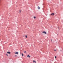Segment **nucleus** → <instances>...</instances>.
<instances>
[{
	"label": "nucleus",
	"mask_w": 63,
	"mask_h": 63,
	"mask_svg": "<svg viewBox=\"0 0 63 63\" xmlns=\"http://www.w3.org/2000/svg\"><path fill=\"white\" fill-rule=\"evenodd\" d=\"M42 33H44L45 34H47V33L46 32H42Z\"/></svg>",
	"instance_id": "obj_1"
},
{
	"label": "nucleus",
	"mask_w": 63,
	"mask_h": 63,
	"mask_svg": "<svg viewBox=\"0 0 63 63\" xmlns=\"http://www.w3.org/2000/svg\"><path fill=\"white\" fill-rule=\"evenodd\" d=\"M51 15H52V16H54V13H52V14H51Z\"/></svg>",
	"instance_id": "obj_2"
},
{
	"label": "nucleus",
	"mask_w": 63,
	"mask_h": 63,
	"mask_svg": "<svg viewBox=\"0 0 63 63\" xmlns=\"http://www.w3.org/2000/svg\"><path fill=\"white\" fill-rule=\"evenodd\" d=\"M38 10H40V7H39V6H38Z\"/></svg>",
	"instance_id": "obj_3"
},
{
	"label": "nucleus",
	"mask_w": 63,
	"mask_h": 63,
	"mask_svg": "<svg viewBox=\"0 0 63 63\" xmlns=\"http://www.w3.org/2000/svg\"><path fill=\"white\" fill-rule=\"evenodd\" d=\"M7 53L8 54H10V52H7Z\"/></svg>",
	"instance_id": "obj_4"
},
{
	"label": "nucleus",
	"mask_w": 63,
	"mask_h": 63,
	"mask_svg": "<svg viewBox=\"0 0 63 63\" xmlns=\"http://www.w3.org/2000/svg\"><path fill=\"white\" fill-rule=\"evenodd\" d=\"M15 54H18V52H16L15 53Z\"/></svg>",
	"instance_id": "obj_5"
},
{
	"label": "nucleus",
	"mask_w": 63,
	"mask_h": 63,
	"mask_svg": "<svg viewBox=\"0 0 63 63\" xmlns=\"http://www.w3.org/2000/svg\"><path fill=\"white\" fill-rule=\"evenodd\" d=\"M26 51H25L24 52V53H26Z\"/></svg>",
	"instance_id": "obj_6"
},
{
	"label": "nucleus",
	"mask_w": 63,
	"mask_h": 63,
	"mask_svg": "<svg viewBox=\"0 0 63 63\" xmlns=\"http://www.w3.org/2000/svg\"><path fill=\"white\" fill-rule=\"evenodd\" d=\"M22 56H23V53L22 54Z\"/></svg>",
	"instance_id": "obj_7"
},
{
	"label": "nucleus",
	"mask_w": 63,
	"mask_h": 63,
	"mask_svg": "<svg viewBox=\"0 0 63 63\" xmlns=\"http://www.w3.org/2000/svg\"><path fill=\"white\" fill-rule=\"evenodd\" d=\"M33 62H35V63H36V61H33Z\"/></svg>",
	"instance_id": "obj_8"
},
{
	"label": "nucleus",
	"mask_w": 63,
	"mask_h": 63,
	"mask_svg": "<svg viewBox=\"0 0 63 63\" xmlns=\"http://www.w3.org/2000/svg\"><path fill=\"white\" fill-rule=\"evenodd\" d=\"M27 57H29V55H28L27 56Z\"/></svg>",
	"instance_id": "obj_9"
},
{
	"label": "nucleus",
	"mask_w": 63,
	"mask_h": 63,
	"mask_svg": "<svg viewBox=\"0 0 63 63\" xmlns=\"http://www.w3.org/2000/svg\"><path fill=\"white\" fill-rule=\"evenodd\" d=\"M19 13H21V10H20L19 11Z\"/></svg>",
	"instance_id": "obj_10"
},
{
	"label": "nucleus",
	"mask_w": 63,
	"mask_h": 63,
	"mask_svg": "<svg viewBox=\"0 0 63 63\" xmlns=\"http://www.w3.org/2000/svg\"><path fill=\"white\" fill-rule=\"evenodd\" d=\"M25 37H26V38H27V35H25Z\"/></svg>",
	"instance_id": "obj_11"
},
{
	"label": "nucleus",
	"mask_w": 63,
	"mask_h": 63,
	"mask_svg": "<svg viewBox=\"0 0 63 63\" xmlns=\"http://www.w3.org/2000/svg\"><path fill=\"white\" fill-rule=\"evenodd\" d=\"M34 18H36V17H34Z\"/></svg>",
	"instance_id": "obj_12"
},
{
	"label": "nucleus",
	"mask_w": 63,
	"mask_h": 63,
	"mask_svg": "<svg viewBox=\"0 0 63 63\" xmlns=\"http://www.w3.org/2000/svg\"><path fill=\"white\" fill-rule=\"evenodd\" d=\"M30 56H29V58H30Z\"/></svg>",
	"instance_id": "obj_13"
},
{
	"label": "nucleus",
	"mask_w": 63,
	"mask_h": 63,
	"mask_svg": "<svg viewBox=\"0 0 63 63\" xmlns=\"http://www.w3.org/2000/svg\"><path fill=\"white\" fill-rule=\"evenodd\" d=\"M56 58V56H55V58Z\"/></svg>",
	"instance_id": "obj_14"
},
{
	"label": "nucleus",
	"mask_w": 63,
	"mask_h": 63,
	"mask_svg": "<svg viewBox=\"0 0 63 63\" xmlns=\"http://www.w3.org/2000/svg\"><path fill=\"white\" fill-rule=\"evenodd\" d=\"M6 55H7V56H8V54H6Z\"/></svg>",
	"instance_id": "obj_15"
},
{
	"label": "nucleus",
	"mask_w": 63,
	"mask_h": 63,
	"mask_svg": "<svg viewBox=\"0 0 63 63\" xmlns=\"http://www.w3.org/2000/svg\"><path fill=\"white\" fill-rule=\"evenodd\" d=\"M55 51H56V50H54Z\"/></svg>",
	"instance_id": "obj_16"
},
{
	"label": "nucleus",
	"mask_w": 63,
	"mask_h": 63,
	"mask_svg": "<svg viewBox=\"0 0 63 63\" xmlns=\"http://www.w3.org/2000/svg\"><path fill=\"white\" fill-rule=\"evenodd\" d=\"M15 56L16 57V55H15Z\"/></svg>",
	"instance_id": "obj_17"
},
{
	"label": "nucleus",
	"mask_w": 63,
	"mask_h": 63,
	"mask_svg": "<svg viewBox=\"0 0 63 63\" xmlns=\"http://www.w3.org/2000/svg\"><path fill=\"white\" fill-rule=\"evenodd\" d=\"M51 41H52V39H51Z\"/></svg>",
	"instance_id": "obj_18"
},
{
	"label": "nucleus",
	"mask_w": 63,
	"mask_h": 63,
	"mask_svg": "<svg viewBox=\"0 0 63 63\" xmlns=\"http://www.w3.org/2000/svg\"><path fill=\"white\" fill-rule=\"evenodd\" d=\"M52 61H53V60H52Z\"/></svg>",
	"instance_id": "obj_19"
},
{
	"label": "nucleus",
	"mask_w": 63,
	"mask_h": 63,
	"mask_svg": "<svg viewBox=\"0 0 63 63\" xmlns=\"http://www.w3.org/2000/svg\"><path fill=\"white\" fill-rule=\"evenodd\" d=\"M59 27H58V29H59Z\"/></svg>",
	"instance_id": "obj_20"
},
{
	"label": "nucleus",
	"mask_w": 63,
	"mask_h": 63,
	"mask_svg": "<svg viewBox=\"0 0 63 63\" xmlns=\"http://www.w3.org/2000/svg\"><path fill=\"white\" fill-rule=\"evenodd\" d=\"M23 37H24V36H23Z\"/></svg>",
	"instance_id": "obj_21"
}]
</instances>
